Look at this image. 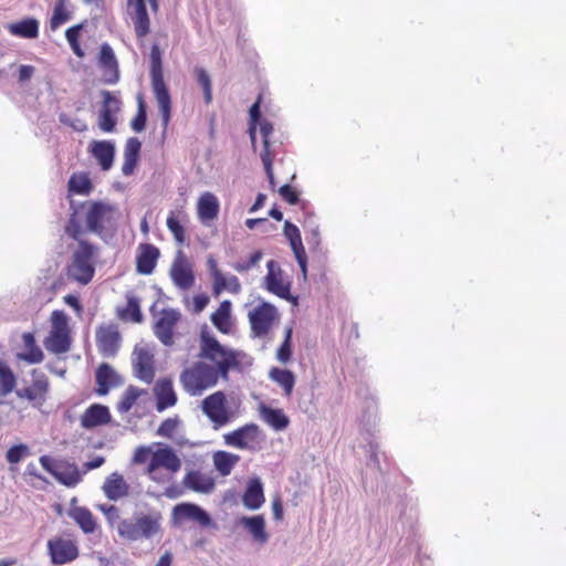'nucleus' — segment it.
<instances>
[{"label":"nucleus","mask_w":566,"mask_h":566,"mask_svg":"<svg viewBox=\"0 0 566 566\" xmlns=\"http://www.w3.org/2000/svg\"><path fill=\"white\" fill-rule=\"evenodd\" d=\"M39 461L48 473L66 488H75L83 479V473L74 462L55 460L46 454L41 455Z\"/></svg>","instance_id":"6"},{"label":"nucleus","mask_w":566,"mask_h":566,"mask_svg":"<svg viewBox=\"0 0 566 566\" xmlns=\"http://www.w3.org/2000/svg\"><path fill=\"white\" fill-rule=\"evenodd\" d=\"M48 552L53 565L67 564L78 556V548L75 543L62 537L50 539L48 542Z\"/></svg>","instance_id":"15"},{"label":"nucleus","mask_w":566,"mask_h":566,"mask_svg":"<svg viewBox=\"0 0 566 566\" xmlns=\"http://www.w3.org/2000/svg\"><path fill=\"white\" fill-rule=\"evenodd\" d=\"M279 195L290 205L300 202V193L290 184H284L279 188Z\"/></svg>","instance_id":"60"},{"label":"nucleus","mask_w":566,"mask_h":566,"mask_svg":"<svg viewBox=\"0 0 566 566\" xmlns=\"http://www.w3.org/2000/svg\"><path fill=\"white\" fill-rule=\"evenodd\" d=\"M180 420L177 416L174 418H167L160 423L156 431V434L164 438H171L174 431L177 429Z\"/></svg>","instance_id":"56"},{"label":"nucleus","mask_w":566,"mask_h":566,"mask_svg":"<svg viewBox=\"0 0 566 566\" xmlns=\"http://www.w3.org/2000/svg\"><path fill=\"white\" fill-rule=\"evenodd\" d=\"M52 331L70 332L69 331V317L60 310H55L51 314Z\"/></svg>","instance_id":"57"},{"label":"nucleus","mask_w":566,"mask_h":566,"mask_svg":"<svg viewBox=\"0 0 566 566\" xmlns=\"http://www.w3.org/2000/svg\"><path fill=\"white\" fill-rule=\"evenodd\" d=\"M142 150V142L137 137H129L126 140L124 148V164L122 166V172L125 176H130L134 174Z\"/></svg>","instance_id":"30"},{"label":"nucleus","mask_w":566,"mask_h":566,"mask_svg":"<svg viewBox=\"0 0 566 566\" xmlns=\"http://www.w3.org/2000/svg\"><path fill=\"white\" fill-rule=\"evenodd\" d=\"M93 190V184L87 174H73L67 182V191L74 195L88 196Z\"/></svg>","instance_id":"44"},{"label":"nucleus","mask_w":566,"mask_h":566,"mask_svg":"<svg viewBox=\"0 0 566 566\" xmlns=\"http://www.w3.org/2000/svg\"><path fill=\"white\" fill-rule=\"evenodd\" d=\"M118 316L123 319L129 318L134 323H142L144 317L140 311L138 297L134 295H127L126 307L118 311Z\"/></svg>","instance_id":"48"},{"label":"nucleus","mask_w":566,"mask_h":566,"mask_svg":"<svg viewBox=\"0 0 566 566\" xmlns=\"http://www.w3.org/2000/svg\"><path fill=\"white\" fill-rule=\"evenodd\" d=\"M45 348L53 354H64L71 347L70 332L51 331L44 340Z\"/></svg>","instance_id":"39"},{"label":"nucleus","mask_w":566,"mask_h":566,"mask_svg":"<svg viewBox=\"0 0 566 566\" xmlns=\"http://www.w3.org/2000/svg\"><path fill=\"white\" fill-rule=\"evenodd\" d=\"M200 352L199 357L202 359L210 360L212 363L223 359L229 355L237 353V350L232 348H228L223 346L214 335H212L208 327L205 326L200 331Z\"/></svg>","instance_id":"10"},{"label":"nucleus","mask_w":566,"mask_h":566,"mask_svg":"<svg viewBox=\"0 0 566 566\" xmlns=\"http://www.w3.org/2000/svg\"><path fill=\"white\" fill-rule=\"evenodd\" d=\"M161 50L157 43L150 48V80L151 87L159 112L161 114L163 125L166 128L171 117V97L164 80Z\"/></svg>","instance_id":"2"},{"label":"nucleus","mask_w":566,"mask_h":566,"mask_svg":"<svg viewBox=\"0 0 566 566\" xmlns=\"http://www.w3.org/2000/svg\"><path fill=\"white\" fill-rule=\"evenodd\" d=\"M150 454H153L150 447L139 446L134 452L133 462L136 464H143L148 460Z\"/></svg>","instance_id":"64"},{"label":"nucleus","mask_w":566,"mask_h":566,"mask_svg":"<svg viewBox=\"0 0 566 566\" xmlns=\"http://www.w3.org/2000/svg\"><path fill=\"white\" fill-rule=\"evenodd\" d=\"M9 32L22 39H36L39 36V21L35 18H24L8 25Z\"/></svg>","instance_id":"36"},{"label":"nucleus","mask_w":566,"mask_h":566,"mask_svg":"<svg viewBox=\"0 0 566 566\" xmlns=\"http://www.w3.org/2000/svg\"><path fill=\"white\" fill-rule=\"evenodd\" d=\"M283 233L290 243V247L294 253L296 262L301 269L302 275H303L304 280H306V277H307V255H306L303 242H302L300 229L294 223L286 220L284 222Z\"/></svg>","instance_id":"16"},{"label":"nucleus","mask_w":566,"mask_h":566,"mask_svg":"<svg viewBox=\"0 0 566 566\" xmlns=\"http://www.w3.org/2000/svg\"><path fill=\"white\" fill-rule=\"evenodd\" d=\"M220 203L212 192H205L200 196L197 205L198 218L202 223H208L218 217Z\"/></svg>","instance_id":"32"},{"label":"nucleus","mask_w":566,"mask_h":566,"mask_svg":"<svg viewBox=\"0 0 566 566\" xmlns=\"http://www.w3.org/2000/svg\"><path fill=\"white\" fill-rule=\"evenodd\" d=\"M22 340L25 347V352L19 353L18 358L29 364L41 363L44 358V355L42 349L36 345L34 334L30 332L23 333Z\"/></svg>","instance_id":"37"},{"label":"nucleus","mask_w":566,"mask_h":566,"mask_svg":"<svg viewBox=\"0 0 566 566\" xmlns=\"http://www.w3.org/2000/svg\"><path fill=\"white\" fill-rule=\"evenodd\" d=\"M193 74L197 83L202 88L206 104H210L212 101V82L209 73L203 67L196 66Z\"/></svg>","instance_id":"49"},{"label":"nucleus","mask_w":566,"mask_h":566,"mask_svg":"<svg viewBox=\"0 0 566 566\" xmlns=\"http://www.w3.org/2000/svg\"><path fill=\"white\" fill-rule=\"evenodd\" d=\"M235 527H243L252 537L253 542L263 545L269 541V534L266 532L265 518L262 514L252 516H240L234 521Z\"/></svg>","instance_id":"19"},{"label":"nucleus","mask_w":566,"mask_h":566,"mask_svg":"<svg viewBox=\"0 0 566 566\" xmlns=\"http://www.w3.org/2000/svg\"><path fill=\"white\" fill-rule=\"evenodd\" d=\"M167 228L172 233L178 244H184L186 240V231L179 219L171 212L167 218Z\"/></svg>","instance_id":"54"},{"label":"nucleus","mask_w":566,"mask_h":566,"mask_svg":"<svg viewBox=\"0 0 566 566\" xmlns=\"http://www.w3.org/2000/svg\"><path fill=\"white\" fill-rule=\"evenodd\" d=\"M69 515L75 521L85 534H92L96 530V522L92 512L85 506H76L69 511Z\"/></svg>","instance_id":"40"},{"label":"nucleus","mask_w":566,"mask_h":566,"mask_svg":"<svg viewBox=\"0 0 566 566\" xmlns=\"http://www.w3.org/2000/svg\"><path fill=\"white\" fill-rule=\"evenodd\" d=\"M212 378V365L205 361H196L180 374V382L191 396H199L203 390L214 387Z\"/></svg>","instance_id":"5"},{"label":"nucleus","mask_w":566,"mask_h":566,"mask_svg":"<svg viewBox=\"0 0 566 566\" xmlns=\"http://www.w3.org/2000/svg\"><path fill=\"white\" fill-rule=\"evenodd\" d=\"M182 485L193 492L209 494L214 490L216 481L212 476L199 470H190L186 473Z\"/></svg>","instance_id":"27"},{"label":"nucleus","mask_w":566,"mask_h":566,"mask_svg":"<svg viewBox=\"0 0 566 566\" xmlns=\"http://www.w3.org/2000/svg\"><path fill=\"white\" fill-rule=\"evenodd\" d=\"M259 434V426L256 423L250 422L231 432L226 433L223 438L227 446L244 450L251 448L250 442L256 441Z\"/></svg>","instance_id":"18"},{"label":"nucleus","mask_w":566,"mask_h":566,"mask_svg":"<svg viewBox=\"0 0 566 566\" xmlns=\"http://www.w3.org/2000/svg\"><path fill=\"white\" fill-rule=\"evenodd\" d=\"M160 468L172 474L177 473L181 469V460L170 446L158 443V449L153 452L146 471L153 472Z\"/></svg>","instance_id":"12"},{"label":"nucleus","mask_w":566,"mask_h":566,"mask_svg":"<svg viewBox=\"0 0 566 566\" xmlns=\"http://www.w3.org/2000/svg\"><path fill=\"white\" fill-rule=\"evenodd\" d=\"M263 258V253L260 250L254 251L247 260L239 261L232 264V268L239 272L243 273L255 266L261 259Z\"/></svg>","instance_id":"55"},{"label":"nucleus","mask_w":566,"mask_h":566,"mask_svg":"<svg viewBox=\"0 0 566 566\" xmlns=\"http://www.w3.org/2000/svg\"><path fill=\"white\" fill-rule=\"evenodd\" d=\"M145 392L144 389L129 385L117 403V411L119 413L128 412L136 403L137 399Z\"/></svg>","instance_id":"47"},{"label":"nucleus","mask_w":566,"mask_h":566,"mask_svg":"<svg viewBox=\"0 0 566 566\" xmlns=\"http://www.w3.org/2000/svg\"><path fill=\"white\" fill-rule=\"evenodd\" d=\"M49 390V381L44 374L33 379V384L30 387H24L15 391L19 398H25L29 401L40 400L42 403L45 400V395Z\"/></svg>","instance_id":"34"},{"label":"nucleus","mask_w":566,"mask_h":566,"mask_svg":"<svg viewBox=\"0 0 566 566\" xmlns=\"http://www.w3.org/2000/svg\"><path fill=\"white\" fill-rule=\"evenodd\" d=\"M260 416L275 431L285 430L290 424L289 417L280 408H273L262 403L260 406Z\"/></svg>","instance_id":"35"},{"label":"nucleus","mask_w":566,"mask_h":566,"mask_svg":"<svg viewBox=\"0 0 566 566\" xmlns=\"http://www.w3.org/2000/svg\"><path fill=\"white\" fill-rule=\"evenodd\" d=\"M265 502L263 482L259 476L249 479L242 494L244 507L251 511L259 510Z\"/></svg>","instance_id":"26"},{"label":"nucleus","mask_w":566,"mask_h":566,"mask_svg":"<svg viewBox=\"0 0 566 566\" xmlns=\"http://www.w3.org/2000/svg\"><path fill=\"white\" fill-rule=\"evenodd\" d=\"M201 409L211 422H213L216 429L231 421L232 415L228 408L227 396L221 390L206 397L201 402Z\"/></svg>","instance_id":"7"},{"label":"nucleus","mask_w":566,"mask_h":566,"mask_svg":"<svg viewBox=\"0 0 566 566\" xmlns=\"http://www.w3.org/2000/svg\"><path fill=\"white\" fill-rule=\"evenodd\" d=\"M282 270L277 269V275H265L264 277V287L272 294L286 300L291 301L294 304L297 303V296H293L291 294V284L284 283L282 277Z\"/></svg>","instance_id":"33"},{"label":"nucleus","mask_w":566,"mask_h":566,"mask_svg":"<svg viewBox=\"0 0 566 566\" xmlns=\"http://www.w3.org/2000/svg\"><path fill=\"white\" fill-rule=\"evenodd\" d=\"M17 377L8 364L0 359V395L7 396L13 391Z\"/></svg>","instance_id":"46"},{"label":"nucleus","mask_w":566,"mask_h":566,"mask_svg":"<svg viewBox=\"0 0 566 566\" xmlns=\"http://www.w3.org/2000/svg\"><path fill=\"white\" fill-rule=\"evenodd\" d=\"M292 337H293L292 326L285 327L283 342L276 352V358L282 364H287L292 358V354H293Z\"/></svg>","instance_id":"50"},{"label":"nucleus","mask_w":566,"mask_h":566,"mask_svg":"<svg viewBox=\"0 0 566 566\" xmlns=\"http://www.w3.org/2000/svg\"><path fill=\"white\" fill-rule=\"evenodd\" d=\"M276 316V307L269 302H262L259 306L250 311L249 322L253 335L255 337L265 336L270 332Z\"/></svg>","instance_id":"8"},{"label":"nucleus","mask_w":566,"mask_h":566,"mask_svg":"<svg viewBox=\"0 0 566 566\" xmlns=\"http://www.w3.org/2000/svg\"><path fill=\"white\" fill-rule=\"evenodd\" d=\"M115 207L104 201H88L85 212V233H94L105 243H109L115 237V227L111 224Z\"/></svg>","instance_id":"4"},{"label":"nucleus","mask_w":566,"mask_h":566,"mask_svg":"<svg viewBox=\"0 0 566 566\" xmlns=\"http://www.w3.org/2000/svg\"><path fill=\"white\" fill-rule=\"evenodd\" d=\"M98 64L103 70V82L114 85L119 81V66L114 50L108 43H103L99 48Z\"/></svg>","instance_id":"17"},{"label":"nucleus","mask_w":566,"mask_h":566,"mask_svg":"<svg viewBox=\"0 0 566 566\" xmlns=\"http://www.w3.org/2000/svg\"><path fill=\"white\" fill-rule=\"evenodd\" d=\"M112 420V415L107 406L102 403H92L86 408L81 417V426L91 430L96 427L108 424Z\"/></svg>","instance_id":"24"},{"label":"nucleus","mask_w":566,"mask_h":566,"mask_svg":"<svg viewBox=\"0 0 566 566\" xmlns=\"http://www.w3.org/2000/svg\"><path fill=\"white\" fill-rule=\"evenodd\" d=\"M134 354L137 356L134 363V375L139 380L151 384L155 377L154 356L143 347H135Z\"/></svg>","instance_id":"22"},{"label":"nucleus","mask_w":566,"mask_h":566,"mask_svg":"<svg viewBox=\"0 0 566 566\" xmlns=\"http://www.w3.org/2000/svg\"><path fill=\"white\" fill-rule=\"evenodd\" d=\"M122 336L116 325L99 326L96 329V346L104 358H113L120 347Z\"/></svg>","instance_id":"11"},{"label":"nucleus","mask_w":566,"mask_h":566,"mask_svg":"<svg viewBox=\"0 0 566 566\" xmlns=\"http://www.w3.org/2000/svg\"><path fill=\"white\" fill-rule=\"evenodd\" d=\"M105 496L111 501H117L122 497H125L129 493V485L117 472L112 473L106 478L103 486H102Z\"/></svg>","instance_id":"31"},{"label":"nucleus","mask_w":566,"mask_h":566,"mask_svg":"<svg viewBox=\"0 0 566 566\" xmlns=\"http://www.w3.org/2000/svg\"><path fill=\"white\" fill-rule=\"evenodd\" d=\"M170 277L174 284L184 291L189 290L195 284L193 271L182 258L181 251H178V256L170 268Z\"/></svg>","instance_id":"21"},{"label":"nucleus","mask_w":566,"mask_h":566,"mask_svg":"<svg viewBox=\"0 0 566 566\" xmlns=\"http://www.w3.org/2000/svg\"><path fill=\"white\" fill-rule=\"evenodd\" d=\"M59 122L62 125L71 127L75 132L82 133L87 129V125L83 119L77 118V117L72 118L71 116H69L66 113H63V112L59 114Z\"/></svg>","instance_id":"58"},{"label":"nucleus","mask_w":566,"mask_h":566,"mask_svg":"<svg viewBox=\"0 0 566 566\" xmlns=\"http://www.w3.org/2000/svg\"><path fill=\"white\" fill-rule=\"evenodd\" d=\"M180 312L175 308H164L160 317L154 324V334L165 345L174 344V328L180 319Z\"/></svg>","instance_id":"14"},{"label":"nucleus","mask_w":566,"mask_h":566,"mask_svg":"<svg viewBox=\"0 0 566 566\" xmlns=\"http://www.w3.org/2000/svg\"><path fill=\"white\" fill-rule=\"evenodd\" d=\"M103 97L102 106L98 111L97 125L104 133H113L116 129L117 117L116 113L120 109V101L113 95L109 91H102Z\"/></svg>","instance_id":"9"},{"label":"nucleus","mask_w":566,"mask_h":566,"mask_svg":"<svg viewBox=\"0 0 566 566\" xmlns=\"http://www.w3.org/2000/svg\"><path fill=\"white\" fill-rule=\"evenodd\" d=\"M249 124L258 125L262 120L261 96L249 108Z\"/></svg>","instance_id":"63"},{"label":"nucleus","mask_w":566,"mask_h":566,"mask_svg":"<svg viewBox=\"0 0 566 566\" xmlns=\"http://www.w3.org/2000/svg\"><path fill=\"white\" fill-rule=\"evenodd\" d=\"M73 212L64 227L65 234L77 242L71 255V263L67 266V275L73 281L86 285L95 274V260L98 255V248L84 239L85 230L81 223L75 202L71 201Z\"/></svg>","instance_id":"1"},{"label":"nucleus","mask_w":566,"mask_h":566,"mask_svg":"<svg viewBox=\"0 0 566 566\" xmlns=\"http://www.w3.org/2000/svg\"><path fill=\"white\" fill-rule=\"evenodd\" d=\"M224 290L232 294H239L241 292V284L235 275L226 277L220 270L214 271V282L212 285V292L214 296L220 295Z\"/></svg>","instance_id":"41"},{"label":"nucleus","mask_w":566,"mask_h":566,"mask_svg":"<svg viewBox=\"0 0 566 566\" xmlns=\"http://www.w3.org/2000/svg\"><path fill=\"white\" fill-rule=\"evenodd\" d=\"M147 125V106L142 94L137 95V113L130 122L134 132L140 133L145 130Z\"/></svg>","instance_id":"51"},{"label":"nucleus","mask_w":566,"mask_h":566,"mask_svg":"<svg viewBox=\"0 0 566 566\" xmlns=\"http://www.w3.org/2000/svg\"><path fill=\"white\" fill-rule=\"evenodd\" d=\"M231 301L224 300L220 303L219 308L210 316L213 326L223 334H228L231 329Z\"/></svg>","instance_id":"38"},{"label":"nucleus","mask_w":566,"mask_h":566,"mask_svg":"<svg viewBox=\"0 0 566 566\" xmlns=\"http://www.w3.org/2000/svg\"><path fill=\"white\" fill-rule=\"evenodd\" d=\"M31 454L30 448L25 443H18L10 447L6 452V460L10 464H18L24 458Z\"/></svg>","instance_id":"52"},{"label":"nucleus","mask_w":566,"mask_h":566,"mask_svg":"<svg viewBox=\"0 0 566 566\" xmlns=\"http://www.w3.org/2000/svg\"><path fill=\"white\" fill-rule=\"evenodd\" d=\"M156 410L163 412L177 403V395L169 378L157 380L155 388Z\"/></svg>","instance_id":"28"},{"label":"nucleus","mask_w":566,"mask_h":566,"mask_svg":"<svg viewBox=\"0 0 566 566\" xmlns=\"http://www.w3.org/2000/svg\"><path fill=\"white\" fill-rule=\"evenodd\" d=\"M310 227V237H307V243L311 250H318L321 248V233L319 226L315 221H307Z\"/></svg>","instance_id":"61"},{"label":"nucleus","mask_w":566,"mask_h":566,"mask_svg":"<svg viewBox=\"0 0 566 566\" xmlns=\"http://www.w3.org/2000/svg\"><path fill=\"white\" fill-rule=\"evenodd\" d=\"M128 7H134L132 17L137 38L146 36L150 31V19L144 0H127Z\"/></svg>","instance_id":"29"},{"label":"nucleus","mask_w":566,"mask_h":566,"mask_svg":"<svg viewBox=\"0 0 566 566\" xmlns=\"http://www.w3.org/2000/svg\"><path fill=\"white\" fill-rule=\"evenodd\" d=\"M213 465L222 476L231 473L234 465L240 461V457L227 451H216L212 455Z\"/></svg>","instance_id":"43"},{"label":"nucleus","mask_w":566,"mask_h":566,"mask_svg":"<svg viewBox=\"0 0 566 566\" xmlns=\"http://www.w3.org/2000/svg\"><path fill=\"white\" fill-rule=\"evenodd\" d=\"M260 132L262 135L263 149L261 154H271L270 153V135L273 133V124L269 120H261L259 124Z\"/></svg>","instance_id":"59"},{"label":"nucleus","mask_w":566,"mask_h":566,"mask_svg":"<svg viewBox=\"0 0 566 566\" xmlns=\"http://www.w3.org/2000/svg\"><path fill=\"white\" fill-rule=\"evenodd\" d=\"M260 157L264 166V171L269 180L270 187L274 189L276 181L273 172V158L271 154H261Z\"/></svg>","instance_id":"62"},{"label":"nucleus","mask_w":566,"mask_h":566,"mask_svg":"<svg viewBox=\"0 0 566 566\" xmlns=\"http://www.w3.org/2000/svg\"><path fill=\"white\" fill-rule=\"evenodd\" d=\"M160 256V251L151 243L139 244V253L136 256V271L143 275H150Z\"/></svg>","instance_id":"25"},{"label":"nucleus","mask_w":566,"mask_h":566,"mask_svg":"<svg viewBox=\"0 0 566 566\" xmlns=\"http://www.w3.org/2000/svg\"><path fill=\"white\" fill-rule=\"evenodd\" d=\"M161 515L135 513L130 518H123L117 525L118 535L129 542L150 539L160 531Z\"/></svg>","instance_id":"3"},{"label":"nucleus","mask_w":566,"mask_h":566,"mask_svg":"<svg viewBox=\"0 0 566 566\" xmlns=\"http://www.w3.org/2000/svg\"><path fill=\"white\" fill-rule=\"evenodd\" d=\"M213 364L214 366H212V379L216 386L219 378L228 380L230 370L240 366L239 354L237 352L232 355H229L228 357H224L223 359L214 361Z\"/></svg>","instance_id":"42"},{"label":"nucleus","mask_w":566,"mask_h":566,"mask_svg":"<svg viewBox=\"0 0 566 566\" xmlns=\"http://www.w3.org/2000/svg\"><path fill=\"white\" fill-rule=\"evenodd\" d=\"M95 381L97 385L96 394L105 396L109 392L112 387L123 385V378L115 371V369L107 363H102L95 371Z\"/></svg>","instance_id":"23"},{"label":"nucleus","mask_w":566,"mask_h":566,"mask_svg":"<svg viewBox=\"0 0 566 566\" xmlns=\"http://www.w3.org/2000/svg\"><path fill=\"white\" fill-rule=\"evenodd\" d=\"M71 19L70 12L65 9V3L56 2L50 19V28L52 31L57 30L62 24Z\"/></svg>","instance_id":"53"},{"label":"nucleus","mask_w":566,"mask_h":566,"mask_svg":"<svg viewBox=\"0 0 566 566\" xmlns=\"http://www.w3.org/2000/svg\"><path fill=\"white\" fill-rule=\"evenodd\" d=\"M172 520L175 523L180 521H193L201 527H209L213 524L210 514L200 505L191 502H182L174 506Z\"/></svg>","instance_id":"13"},{"label":"nucleus","mask_w":566,"mask_h":566,"mask_svg":"<svg viewBox=\"0 0 566 566\" xmlns=\"http://www.w3.org/2000/svg\"><path fill=\"white\" fill-rule=\"evenodd\" d=\"M116 146L113 140H92L88 145V153L96 159L103 171L113 167Z\"/></svg>","instance_id":"20"},{"label":"nucleus","mask_w":566,"mask_h":566,"mask_svg":"<svg viewBox=\"0 0 566 566\" xmlns=\"http://www.w3.org/2000/svg\"><path fill=\"white\" fill-rule=\"evenodd\" d=\"M269 377L279 384L286 396H290L295 385V376L290 369L273 367L269 373Z\"/></svg>","instance_id":"45"}]
</instances>
